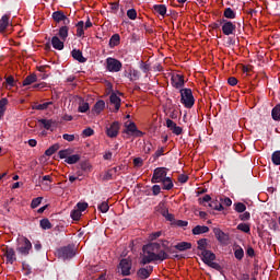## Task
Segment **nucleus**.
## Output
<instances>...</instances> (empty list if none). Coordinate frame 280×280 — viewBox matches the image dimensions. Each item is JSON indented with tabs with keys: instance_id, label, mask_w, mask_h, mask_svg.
Instances as JSON below:
<instances>
[{
	"instance_id": "nucleus-1",
	"label": "nucleus",
	"mask_w": 280,
	"mask_h": 280,
	"mask_svg": "<svg viewBox=\"0 0 280 280\" xmlns=\"http://www.w3.org/2000/svg\"><path fill=\"white\" fill-rule=\"evenodd\" d=\"M144 255L142 256L140 264L145 266L152 264V261H165V259H171L170 255L165 249H161V244L151 243L142 247Z\"/></svg>"
},
{
	"instance_id": "nucleus-2",
	"label": "nucleus",
	"mask_w": 280,
	"mask_h": 280,
	"mask_svg": "<svg viewBox=\"0 0 280 280\" xmlns=\"http://www.w3.org/2000/svg\"><path fill=\"white\" fill-rule=\"evenodd\" d=\"M16 252L22 257H27L32 253V242L25 236H21L16 240Z\"/></svg>"
},
{
	"instance_id": "nucleus-3",
	"label": "nucleus",
	"mask_w": 280,
	"mask_h": 280,
	"mask_svg": "<svg viewBox=\"0 0 280 280\" xmlns=\"http://www.w3.org/2000/svg\"><path fill=\"white\" fill-rule=\"evenodd\" d=\"M180 93V103L185 106V108H194V104H196V100L194 98V93L191 89H182Z\"/></svg>"
},
{
	"instance_id": "nucleus-4",
	"label": "nucleus",
	"mask_w": 280,
	"mask_h": 280,
	"mask_svg": "<svg viewBox=\"0 0 280 280\" xmlns=\"http://www.w3.org/2000/svg\"><path fill=\"white\" fill-rule=\"evenodd\" d=\"M122 63L119 61V59H115L113 57H108L106 59V69L110 73H119L121 71Z\"/></svg>"
},
{
	"instance_id": "nucleus-5",
	"label": "nucleus",
	"mask_w": 280,
	"mask_h": 280,
	"mask_svg": "<svg viewBox=\"0 0 280 280\" xmlns=\"http://www.w3.org/2000/svg\"><path fill=\"white\" fill-rule=\"evenodd\" d=\"M167 172H170V168L167 167H156L153 171L151 183L153 184L161 183L164 178L167 177Z\"/></svg>"
},
{
	"instance_id": "nucleus-6",
	"label": "nucleus",
	"mask_w": 280,
	"mask_h": 280,
	"mask_svg": "<svg viewBox=\"0 0 280 280\" xmlns=\"http://www.w3.org/2000/svg\"><path fill=\"white\" fill-rule=\"evenodd\" d=\"M58 256L61 259H72L75 257V248L73 245H67L58 249Z\"/></svg>"
},
{
	"instance_id": "nucleus-7",
	"label": "nucleus",
	"mask_w": 280,
	"mask_h": 280,
	"mask_svg": "<svg viewBox=\"0 0 280 280\" xmlns=\"http://www.w3.org/2000/svg\"><path fill=\"white\" fill-rule=\"evenodd\" d=\"M118 270L122 277H130V270H132V261L122 258L118 265Z\"/></svg>"
},
{
	"instance_id": "nucleus-8",
	"label": "nucleus",
	"mask_w": 280,
	"mask_h": 280,
	"mask_svg": "<svg viewBox=\"0 0 280 280\" xmlns=\"http://www.w3.org/2000/svg\"><path fill=\"white\" fill-rule=\"evenodd\" d=\"M125 135H132L133 137H143V131L137 128V124L135 122H126L125 124Z\"/></svg>"
},
{
	"instance_id": "nucleus-9",
	"label": "nucleus",
	"mask_w": 280,
	"mask_h": 280,
	"mask_svg": "<svg viewBox=\"0 0 280 280\" xmlns=\"http://www.w3.org/2000/svg\"><path fill=\"white\" fill-rule=\"evenodd\" d=\"M222 32L224 34V36H231L233 34H235V30L237 26H235V24L229 20L222 19Z\"/></svg>"
},
{
	"instance_id": "nucleus-10",
	"label": "nucleus",
	"mask_w": 280,
	"mask_h": 280,
	"mask_svg": "<svg viewBox=\"0 0 280 280\" xmlns=\"http://www.w3.org/2000/svg\"><path fill=\"white\" fill-rule=\"evenodd\" d=\"M2 253H3V257H5L7 259V264H14V261H16V252L14 250V248L12 247H4L2 249Z\"/></svg>"
},
{
	"instance_id": "nucleus-11",
	"label": "nucleus",
	"mask_w": 280,
	"mask_h": 280,
	"mask_svg": "<svg viewBox=\"0 0 280 280\" xmlns=\"http://www.w3.org/2000/svg\"><path fill=\"white\" fill-rule=\"evenodd\" d=\"M106 135L110 139H115L119 135V121H114L109 127H106Z\"/></svg>"
},
{
	"instance_id": "nucleus-12",
	"label": "nucleus",
	"mask_w": 280,
	"mask_h": 280,
	"mask_svg": "<svg viewBox=\"0 0 280 280\" xmlns=\"http://www.w3.org/2000/svg\"><path fill=\"white\" fill-rule=\"evenodd\" d=\"M171 82L174 89H183L185 86V77L183 74H173Z\"/></svg>"
},
{
	"instance_id": "nucleus-13",
	"label": "nucleus",
	"mask_w": 280,
	"mask_h": 280,
	"mask_svg": "<svg viewBox=\"0 0 280 280\" xmlns=\"http://www.w3.org/2000/svg\"><path fill=\"white\" fill-rule=\"evenodd\" d=\"M153 271H154L153 266H147L145 268H140L137 271V277H139V279H142V280L150 279V275H152Z\"/></svg>"
},
{
	"instance_id": "nucleus-14",
	"label": "nucleus",
	"mask_w": 280,
	"mask_h": 280,
	"mask_svg": "<svg viewBox=\"0 0 280 280\" xmlns=\"http://www.w3.org/2000/svg\"><path fill=\"white\" fill-rule=\"evenodd\" d=\"M200 256L203 264L206 265L211 264V261H215V255L209 249L201 252Z\"/></svg>"
},
{
	"instance_id": "nucleus-15",
	"label": "nucleus",
	"mask_w": 280,
	"mask_h": 280,
	"mask_svg": "<svg viewBox=\"0 0 280 280\" xmlns=\"http://www.w3.org/2000/svg\"><path fill=\"white\" fill-rule=\"evenodd\" d=\"M213 233L218 242H220L221 244H226L229 242V236L226 235V233L222 232L219 228H214Z\"/></svg>"
},
{
	"instance_id": "nucleus-16",
	"label": "nucleus",
	"mask_w": 280,
	"mask_h": 280,
	"mask_svg": "<svg viewBox=\"0 0 280 280\" xmlns=\"http://www.w3.org/2000/svg\"><path fill=\"white\" fill-rule=\"evenodd\" d=\"M8 27H10V15L4 14L0 19V34H5Z\"/></svg>"
},
{
	"instance_id": "nucleus-17",
	"label": "nucleus",
	"mask_w": 280,
	"mask_h": 280,
	"mask_svg": "<svg viewBox=\"0 0 280 280\" xmlns=\"http://www.w3.org/2000/svg\"><path fill=\"white\" fill-rule=\"evenodd\" d=\"M109 102L115 106L114 113H118L119 108H121V98L117 96L115 93H112L109 96Z\"/></svg>"
},
{
	"instance_id": "nucleus-18",
	"label": "nucleus",
	"mask_w": 280,
	"mask_h": 280,
	"mask_svg": "<svg viewBox=\"0 0 280 280\" xmlns=\"http://www.w3.org/2000/svg\"><path fill=\"white\" fill-rule=\"evenodd\" d=\"M71 56L73 60H77V62H81V63L86 62V58L82 55V50L80 49H75V48L72 49Z\"/></svg>"
},
{
	"instance_id": "nucleus-19",
	"label": "nucleus",
	"mask_w": 280,
	"mask_h": 280,
	"mask_svg": "<svg viewBox=\"0 0 280 280\" xmlns=\"http://www.w3.org/2000/svg\"><path fill=\"white\" fill-rule=\"evenodd\" d=\"M51 45L54 49H57L58 51H62L65 49V42L60 40V37L54 36L51 38Z\"/></svg>"
},
{
	"instance_id": "nucleus-20",
	"label": "nucleus",
	"mask_w": 280,
	"mask_h": 280,
	"mask_svg": "<svg viewBox=\"0 0 280 280\" xmlns=\"http://www.w3.org/2000/svg\"><path fill=\"white\" fill-rule=\"evenodd\" d=\"M38 122L42 124V126H44L45 130H54L51 128H54V126H56V120H54V119L42 118L38 120Z\"/></svg>"
},
{
	"instance_id": "nucleus-21",
	"label": "nucleus",
	"mask_w": 280,
	"mask_h": 280,
	"mask_svg": "<svg viewBox=\"0 0 280 280\" xmlns=\"http://www.w3.org/2000/svg\"><path fill=\"white\" fill-rule=\"evenodd\" d=\"M208 207L214 211H224V206H222V202L218 199H211V201L208 203Z\"/></svg>"
},
{
	"instance_id": "nucleus-22",
	"label": "nucleus",
	"mask_w": 280,
	"mask_h": 280,
	"mask_svg": "<svg viewBox=\"0 0 280 280\" xmlns=\"http://www.w3.org/2000/svg\"><path fill=\"white\" fill-rule=\"evenodd\" d=\"M153 12H156V14H160V16L165 18V14H167V7L165 4H154Z\"/></svg>"
},
{
	"instance_id": "nucleus-23",
	"label": "nucleus",
	"mask_w": 280,
	"mask_h": 280,
	"mask_svg": "<svg viewBox=\"0 0 280 280\" xmlns=\"http://www.w3.org/2000/svg\"><path fill=\"white\" fill-rule=\"evenodd\" d=\"M160 183L163 185L162 189L166 191L174 189V182L172 180V177H166Z\"/></svg>"
},
{
	"instance_id": "nucleus-24",
	"label": "nucleus",
	"mask_w": 280,
	"mask_h": 280,
	"mask_svg": "<svg viewBox=\"0 0 280 280\" xmlns=\"http://www.w3.org/2000/svg\"><path fill=\"white\" fill-rule=\"evenodd\" d=\"M202 233H209V226L197 225L192 229V235H202Z\"/></svg>"
},
{
	"instance_id": "nucleus-25",
	"label": "nucleus",
	"mask_w": 280,
	"mask_h": 280,
	"mask_svg": "<svg viewBox=\"0 0 280 280\" xmlns=\"http://www.w3.org/2000/svg\"><path fill=\"white\" fill-rule=\"evenodd\" d=\"M174 248H176V250H179L180 253H183V252L189 250L191 248V243L180 242V243L176 244L174 246Z\"/></svg>"
},
{
	"instance_id": "nucleus-26",
	"label": "nucleus",
	"mask_w": 280,
	"mask_h": 280,
	"mask_svg": "<svg viewBox=\"0 0 280 280\" xmlns=\"http://www.w3.org/2000/svg\"><path fill=\"white\" fill-rule=\"evenodd\" d=\"M37 80H38V77H36V74H34V73L30 74L24 79L22 86H30V85L34 84V82H36Z\"/></svg>"
},
{
	"instance_id": "nucleus-27",
	"label": "nucleus",
	"mask_w": 280,
	"mask_h": 280,
	"mask_svg": "<svg viewBox=\"0 0 280 280\" xmlns=\"http://www.w3.org/2000/svg\"><path fill=\"white\" fill-rule=\"evenodd\" d=\"M104 108H106V103L104 101L100 100L94 104L93 110H94V113H96V115H100V113H102V110H104Z\"/></svg>"
},
{
	"instance_id": "nucleus-28",
	"label": "nucleus",
	"mask_w": 280,
	"mask_h": 280,
	"mask_svg": "<svg viewBox=\"0 0 280 280\" xmlns=\"http://www.w3.org/2000/svg\"><path fill=\"white\" fill-rule=\"evenodd\" d=\"M52 104H54V102H46L43 104L35 103L33 105V110H47L49 108V106H51Z\"/></svg>"
},
{
	"instance_id": "nucleus-29",
	"label": "nucleus",
	"mask_w": 280,
	"mask_h": 280,
	"mask_svg": "<svg viewBox=\"0 0 280 280\" xmlns=\"http://www.w3.org/2000/svg\"><path fill=\"white\" fill-rule=\"evenodd\" d=\"M58 36L61 38V40H67V38H69V26H61L59 28Z\"/></svg>"
},
{
	"instance_id": "nucleus-30",
	"label": "nucleus",
	"mask_w": 280,
	"mask_h": 280,
	"mask_svg": "<svg viewBox=\"0 0 280 280\" xmlns=\"http://www.w3.org/2000/svg\"><path fill=\"white\" fill-rule=\"evenodd\" d=\"M81 156L80 154H70L68 159L65 160V163H68V165H75L80 161Z\"/></svg>"
},
{
	"instance_id": "nucleus-31",
	"label": "nucleus",
	"mask_w": 280,
	"mask_h": 280,
	"mask_svg": "<svg viewBox=\"0 0 280 280\" xmlns=\"http://www.w3.org/2000/svg\"><path fill=\"white\" fill-rule=\"evenodd\" d=\"M209 240L207 238H200L199 241H197L198 244V250H201V253H205V250H208L207 248L209 247Z\"/></svg>"
},
{
	"instance_id": "nucleus-32",
	"label": "nucleus",
	"mask_w": 280,
	"mask_h": 280,
	"mask_svg": "<svg viewBox=\"0 0 280 280\" xmlns=\"http://www.w3.org/2000/svg\"><path fill=\"white\" fill-rule=\"evenodd\" d=\"M52 20L55 21V23H61V21L65 19V12L62 11H55L52 12Z\"/></svg>"
},
{
	"instance_id": "nucleus-33",
	"label": "nucleus",
	"mask_w": 280,
	"mask_h": 280,
	"mask_svg": "<svg viewBox=\"0 0 280 280\" xmlns=\"http://www.w3.org/2000/svg\"><path fill=\"white\" fill-rule=\"evenodd\" d=\"M75 27H77V36L79 38H82V36H84V21H79L75 24Z\"/></svg>"
},
{
	"instance_id": "nucleus-34",
	"label": "nucleus",
	"mask_w": 280,
	"mask_h": 280,
	"mask_svg": "<svg viewBox=\"0 0 280 280\" xmlns=\"http://www.w3.org/2000/svg\"><path fill=\"white\" fill-rule=\"evenodd\" d=\"M271 117L275 121H280V104L276 105L271 110Z\"/></svg>"
},
{
	"instance_id": "nucleus-35",
	"label": "nucleus",
	"mask_w": 280,
	"mask_h": 280,
	"mask_svg": "<svg viewBox=\"0 0 280 280\" xmlns=\"http://www.w3.org/2000/svg\"><path fill=\"white\" fill-rule=\"evenodd\" d=\"M223 16L224 19H236L237 13H235V11L231 8H226L223 12Z\"/></svg>"
},
{
	"instance_id": "nucleus-36",
	"label": "nucleus",
	"mask_w": 280,
	"mask_h": 280,
	"mask_svg": "<svg viewBox=\"0 0 280 280\" xmlns=\"http://www.w3.org/2000/svg\"><path fill=\"white\" fill-rule=\"evenodd\" d=\"M58 150H60V144H52L50 148H48L45 151V155L52 156V154H56V152H58Z\"/></svg>"
},
{
	"instance_id": "nucleus-37",
	"label": "nucleus",
	"mask_w": 280,
	"mask_h": 280,
	"mask_svg": "<svg viewBox=\"0 0 280 280\" xmlns=\"http://www.w3.org/2000/svg\"><path fill=\"white\" fill-rule=\"evenodd\" d=\"M161 214L163 215V218H165V220H167L168 222H176V219L174 218V214L170 213V210L164 209L161 211Z\"/></svg>"
},
{
	"instance_id": "nucleus-38",
	"label": "nucleus",
	"mask_w": 280,
	"mask_h": 280,
	"mask_svg": "<svg viewBox=\"0 0 280 280\" xmlns=\"http://www.w3.org/2000/svg\"><path fill=\"white\" fill-rule=\"evenodd\" d=\"M121 40V37L119 34H114L109 39V47H117L119 45V42Z\"/></svg>"
},
{
	"instance_id": "nucleus-39",
	"label": "nucleus",
	"mask_w": 280,
	"mask_h": 280,
	"mask_svg": "<svg viewBox=\"0 0 280 280\" xmlns=\"http://www.w3.org/2000/svg\"><path fill=\"white\" fill-rule=\"evenodd\" d=\"M5 106H8V98L3 97L0 100V119L5 115Z\"/></svg>"
},
{
	"instance_id": "nucleus-40",
	"label": "nucleus",
	"mask_w": 280,
	"mask_h": 280,
	"mask_svg": "<svg viewBox=\"0 0 280 280\" xmlns=\"http://www.w3.org/2000/svg\"><path fill=\"white\" fill-rule=\"evenodd\" d=\"M39 226L44 231H49V229H51L52 225H51V222L49 221V219H42L39 221Z\"/></svg>"
},
{
	"instance_id": "nucleus-41",
	"label": "nucleus",
	"mask_w": 280,
	"mask_h": 280,
	"mask_svg": "<svg viewBox=\"0 0 280 280\" xmlns=\"http://www.w3.org/2000/svg\"><path fill=\"white\" fill-rule=\"evenodd\" d=\"M59 159H69L70 154H73V150L72 149H65V150H60L59 151Z\"/></svg>"
},
{
	"instance_id": "nucleus-42",
	"label": "nucleus",
	"mask_w": 280,
	"mask_h": 280,
	"mask_svg": "<svg viewBox=\"0 0 280 280\" xmlns=\"http://www.w3.org/2000/svg\"><path fill=\"white\" fill-rule=\"evenodd\" d=\"M234 257L238 259V261H242V259H244V249L237 246V248L234 252Z\"/></svg>"
},
{
	"instance_id": "nucleus-43",
	"label": "nucleus",
	"mask_w": 280,
	"mask_h": 280,
	"mask_svg": "<svg viewBox=\"0 0 280 280\" xmlns=\"http://www.w3.org/2000/svg\"><path fill=\"white\" fill-rule=\"evenodd\" d=\"M271 162L273 163V165H280V151H275L271 154Z\"/></svg>"
},
{
	"instance_id": "nucleus-44",
	"label": "nucleus",
	"mask_w": 280,
	"mask_h": 280,
	"mask_svg": "<svg viewBox=\"0 0 280 280\" xmlns=\"http://www.w3.org/2000/svg\"><path fill=\"white\" fill-rule=\"evenodd\" d=\"M234 210L236 211V213H244V211H246V205L242 202H236L234 203Z\"/></svg>"
},
{
	"instance_id": "nucleus-45",
	"label": "nucleus",
	"mask_w": 280,
	"mask_h": 280,
	"mask_svg": "<svg viewBox=\"0 0 280 280\" xmlns=\"http://www.w3.org/2000/svg\"><path fill=\"white\" fill-rule=\"evenodd\" d=\"M236 229L243 233H250V225L247 223H240Z\"/></svg>"
},
{
	"instance_id": "nucleus-46",
	"label": "nucleus",
	"mask_w": 280,
	"mask_h": 280,
	"mask_svg": "<svg viewBox=\"0 0 280 280\" xmlns=\"http://www.w3.org/2000/svg\"><path fill=\"white\" fill-rule=\"evenodd\" d=\"M97 209L101 211V213H108V209H110V207L108 206L107 201H103L98 205Z\"/></svg>"
},
{
	"instance_id": "nucleus-47",
	"label": "nucleus",
	"mask_w": 280,
	"mask_h": 280,
	"mask_svg": "<svg viewBox=\"0 0 280 280\" xmlns=\"http://www.w3.org/2000/svg\"><path fill=\"white\" fill-rule=\"evenodd\" d=\"M139 77H140L139 70H130L129 71L130 82H135L136 80H139Z\"/></svg>"
},
{
	"instance_id": "nucleus-48",
	"label": "nucleus",
	"mask_w": 280,
	"mask_h": 280,
	"mask_svg": "<svg viewBox=\"0 0 280 280\" xmlns=\"http://www.w3.org/2000/svg\"><path fill=\"white\" fill-rule=\"evenodd\" d=\"M70 217L72 218V220L78 221L82 218V212L78 209H73L70 213Z\"/></svg>"
},
{
	"instance_id": "nucleus-49",
	"label": "nucleus",
	"mask_w": 280,
	"mask_h": 280,
	"mask_svg": "<svg viewBox=\"0 0 280 280\" xmlns=\"http://www.w3.org/2000/svg\"><path fill=\"white\" fill-rule=\"evenodd\" d=\"M40 202H43V197L34 198L31 202V209H36L40 207Z\"/></svg>"
},
{
	"instance_id": "nucleus-50",
	"label": "nucleus",
	"mask_w": 280,
	"mask_h": 280,
	"mask_svg": "<svg viewBox=\"0 0 280 280\" xmlns=\"http://www.w3.org/2000/svg\"><path fill=\"white\" fill-rule=\"evenodd\" d=\"M210 201H211L210 195H206L202 198H199V203L203 205V207H208Z\"/></svg>"
},
{
	"instance_id": "nucleus-51",
	"label": "nucleus",
	"mask_w": 280,
	"mask_h": 280,
	"mask_svg": "<svg viewBox=\"0 0 280 280\" xmlns=\"http://www.w3.org/2000/svg\"><path fill=\"white\" fill-rule=\"evenodd\" d=\"M127 16L130 19V21H136L137 20V10L136 9H129L127 11Z\"/></svg>"
},
{
	"instance_id": "nucleus-52",
	"label": "nucleus",
	"mask_w": 280,
	"mask_h": 280,
	"mask_svg": "<svg viewBox=\"0 0 280 280\" xmlns=\"http://www.w3.org/2000/svg\"><path fill=\"white\" fill-rule=\"evenodd\" d=\"M82 172H91V164L86 161L80 163Z\"/></svg>"
},
{
	"instance_id": "nucleus-53",
	"label": "nucleus",
	"mask_w": 280,
	"mask_h": 280,
	"mask_svg": "<svg viewBox=\"0 0 280 280\" xmlns=\"http://www.w3.org/2000/svg\"><path fill=\"white\" fill-rule=\"evenodd\" d=\"M238 218L242 222H248L250 220V212L244 211Z\"/></svg>"
},
{
	"instance_id": "nucleus-54",
	"label": "nucleus",
	"mask_w": 280,
	"mask_h": 280,
	"mask_svg": "<svg viewBox=\"0 0 280 280\" xmlns=\"http://www.w3.org/2000/svg\"><path fill=\"white\" fill-rule=\"evenodd\" d=\"M83 137H93V135H95V131L93 130V128L88 127L82 131Z\"/></svg>"
},
{
	"instance_id": "nucleus-55",
	"label": "nucleus",
	"mask_w": 280,
	"mask_h": 280,
	"mask_svg": "<svg viewBox=\"0 0 280 280\" xmlns=\"http://www.w3.org/2000/svg\"><path fill=\"white\" fill-rule=\"evenodd\" d=\"M86 209H89V203L86 202H78L77 203V210L78 211H86Z\"/></svg>"
},
{
	"instance_id": "nucleus-56",
	"label": "nucleus",
	"mask_w": 280,
	"mask_h": 280,
	"mask_svg": "<svg viewBox=\"0 0 280 280\" xmlns=\"http://www.w3.org/2000/svg\"><path fill=\"white\" fill-rule=\"evenodd\" d=\"M90 106H89V103H81L79 105V113H86L89 110Z\"/></svg>"
},
{
	"instance_id": "nucleus-57",
	"label": "nucleus",
	"mask_w": 280,
	"mask_h": 280,
	"mask_svg": "<svg viewBox=\"0 0 280 280\" xmlns=\"http://www.w3.org/2000/svg\"><path fill=\"white\" fill-rule=\"evenodd\" d=\"M5 84H8V86H15L16 81L14 80V77L12 75L7 77Z\"/></svg>"
},
{
	"instance_id": "nucleus-58",
	"label": "nucleus",
	"mask_w": 280,
	"mask_h": 280,
	"mask_svg": "<svg viewBox=\"0 0 280 280\" xmlns=\"http://www.w3.org/2000/svg\"><path fill=\"white\" fill-rule=\"evenodd\" d=\"M175 226H179V228H185V226H187L188 224H189V222H187V221H183V220H176V221H174V223H173Z\"/></svg>"
},
{
	"instance_id": "nucleus-59",
	"label": "nucleus",
	"mask_w": 280,
	"mask_h": 280,
	"mask_svg": "<svg viewBox=\"0 0 280 280\" xmlns=\"http://www.w3.org/2000/svg\"><path fill=\"white\" fill-rule=\"evenodd\" d=\"M133 165H135V167H143V159L135 158L133 159Z\"/></svg>"
},
{
	"instance_id": "nucleus-60",
	"label": "nucleus",
	"mask_w": 280,
	"mask_h": 280,
	"mask_svg": "<svg viewBox=\"0 0 280 280\" xmlns=\"http://www.w3.org/2000/svg\"><path fill=\"white\" fill-rule=\"evenodd\" d=\"M220 202H222V205H224L225 207H231V205H233V201L229 197H225L224 199H222L221 197Z\"/></svg>"
},
{
	"instance_id": "nucleus-61",
	"label": "nucleus",
	"mask_w": 280,
	"mask_h": 280,
	"mask_svg": "<svg viewBox=\"0 0 280 280\" xmlns=\"http://www.w3.org/2000/svg\"><path fill=\"white\" fill-rule=\"evenodd\" d=\"M207 266H209L210 268H213L214 270H222V266H220V264L214 262L213 260L208 262Z\"/></svg>"
},
{
	"instance_id": "nucleus-62",
	"label": "nucleus",
	"mask_w": 280,
	"mask_h": 280,
	"mask_svg": "<svg viewBox=\"0 0 280 280\" xmlns=\"http://www.w3.org/2000/svg\"><path fill=\"white\" fill-rule=\"evenodd\" d=\"M109 7L112 12H114V14H117V11L119 10V2H112L109 3Z\"/></svg>"
},
{
	"instance_id": "nucleus-63",
	"label": "nucleus",
	"mask_w": 280,
	"mask_h": 280,
	"mask_svg": "<svg viewBox=\"0 0 280 280\" xmlns=\"http://www.w3.org/2000/svg\"><path fill=\"white\" fill-rule=\"evenodd\" d=\"M173 135H176L177 137L183 135V127H179L178 125L174 127L172 130Z\"/></svg>"
},
{
	"instance_id": "nucleus-64",
	"label": "nucleus",
	"mask_w": 280,
	"mask_h": 280,
	"mask_svg": "<svg viewBox=\"0 0 280 280\" xmlns=\"http://www.w3.org/2000/svg\"><path fill=\"white\" fill-rule=\"evenodd\" d=\"M152 194H153V196H159V194H161V186L153 185L152 186Z\"/></svg>"
}]
</instances>
